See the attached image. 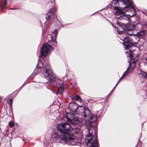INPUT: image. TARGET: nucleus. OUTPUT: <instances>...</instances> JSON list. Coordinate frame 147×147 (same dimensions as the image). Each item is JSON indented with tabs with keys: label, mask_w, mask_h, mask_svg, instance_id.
<instances>
[{
	"label": "nucleus",
	"mask_w": 147,
	"mask_h": 147,
	"mask_svg": "<svg viewBox=\"0 0 147 147\" xmlns=\"http://www.w3.org/2000/svg\"><path fill=\"white\" fill-rule=\"evenodd\" d=\"M118 84V82H117V84H116L115 86L114 87V89H115V87L116 86H117V84Z\"/></svg>",
	"instance_id": "24"
},
{
	"label": "nucleus",
	"mask_w": 147,
	"mask_h": 147,
	"mask_svg": "<svg viewBox=\"0 0 147 147\" xmlns=\"http://www.w3.org/2000/svg\"><path fill=\"white\" fill-rule=\"evenodd\" d=\"M119 4V3L118 1L116 0H113L112 1L111 6L115 9H116L119 8V7H118Z\"/></svg>",
	"instance_id": "11"
},
{
	"label": "nucleus",
	"mask_w": 147,
	"mask_h": 147,
	"mask_svg": "<svg viewBox=\"0 0 147 147\" xmlns=\"http://www.w3.org/2000/svg\"><path fill=\"white\" fill-rule=\"evenodd\" d=\"M74 99L76 100L79 101H81V99L80 97L78 95H76L74 97Z\"/></svg>",
	"instance_id": "19"
},
{
	"label": "nucleus",
	"mask_w": 147,
	"mask_h": 147,
	"mask_svg": "<svg viewBox=\"0 0 147 147\" xmlns=\"http://www.w3.org/2000/svg\"><path fill=\"white\" fill-rule=\"evenodd\" d=\"M119 1L121 3L127 6L124 7V8L121 9L120 7L116 9L117 10L115 12V16L117 20V23L119 24V23L118 21H121L122 22L121 23V25H125L126 24L127 26L126 29L127 30H132L135 28V26L134 25L131 24H126L129 22V18L126 15L125 12L127 11L125 10L126 8H128L129 10L130 9L133 13H135V11L134 8V5L131 0H119Z\"/></svg>",
	"instance_id": "3"
},
{
	"label": "nucleus",
	"mask_w": 147,
	"mask_h": 147,
	"mask_svg": "<svg viewBox=\"0 0 147 147\" xmlns=\"http://www.w3.org/2000/svg\"><path fill=\"white\" fill-rule=\"evenodd\" d=\"M80 110L83 112L81 111L78 114L84 116V119L82 120L79 117H74L69 124L72 125L80 124V125L86 124V126L91 127V128L88 129L89 134L86 136L85 138L86 146L87 147H98V141L94 135L95 133V127L92 125V123L96 121V116L93 115L88 107L81 108Z\"/></svg>",
	"instance_id": "1"
},
{
	"label": "nucleus",
	"mask_w": 147,
	"mask_h": 147,
	"mask_svg": "<svg viewBox=\"0 0 147 147\" xmlns=\"http://www.w3.org/2000/svg\"><path fill=\"white\" fill-rule=\"evenodd\" d=\"M70 125V130H69V131H71L73 134H76L78 133L80 131V129L78 128H71V125L69 124Z\"/></svg>",
	"instance_id": "12"
},
{
	"label": "nucleus",
	"mask_w": 147,
	"mask_h": 147,
	"mask_svg": "<svg viewBox=\"0 0 147 147\" xmlns=\"http://www.w3.org/2000/svg\"><path fill=\"white\" fill-rule=\"evenodd\" d=\"M114 89V88H113V89L112 90V91H111V92H110V94H109L108 95V96L109 95H110V94H111L113 92L114 90V89Z\"/></svg>",
	"instance_id": "23"
},
{
	"label": "nucleus",
	"mask_w": 147,
	"mask_h": 147,
	"mask_svg": "<svg viewBox=\"0 0 147 147\" xmlns=\"http://www.w3.org/2000/svg\"><path fill=\"white\" fill-rule=\"evenodd\" d=\"M138 75L141 78H145V80H147L146 81H147V74L144 72L141 71L140 73L138 74Z\"/></svg>",
	"instance_id": "14"
},
{
	"label": "nucleus",
	"mask_w": 147,
	"mask_h": 147,
	"mask_svg": "<svg viewBox=\"0 0 147 147\" xmlns=\"http://www.w3.org/2000/svg\"><path fill=\"white\" fill-rule=\"evenodd\" d=\"M6 0H5V5L6 4Z\"/></svg>",
	"instance_id": "26"
},
{
	"label": "nucleus",
	"mask_w": 147,
	"mask_h": 147,
	"mask_svg": "<svg viewBox=\"0 0 147 147\" xmlns=\"http://www.w3.org/2000/svg\"><path fill=\"white\" fill-rule=\"evenodd\" d=\"M70 126L67 123L59 124L57 125V129L60 133L55 132L52 135V141L54 143H60L65 140L66 133H68Z\"/></svg>",
	"instance_id": "4"
},
{
	"label": "nucleus",
	"mask_w": 147,
	"mask_h": 147,
	"mask_svg": "<svg viewBox=\"0 0 147 147\" xmlns=\"http://www.w3.org/2000/svg\"><path fill=\"white\" fill-rule=\"evenodd\" d=\"M146 61H147V58L146 59Z\"/></svg>",
	"instance_id": "29"
},
{
	"label": "nucleus",
	"mask_w": 147,
	"mask_h": 147,
	"mask_svg": "<svg viewBox=\"0 0 147 147\" xmlns=\"http://www.w3.org/2000/svg\"><path fill=\"white\" fill-rule=\"evenodd\" d=\"M131 62H129V67H128V68L127 69L126 71L124 73L123 75L122 76V77H123L124 78V77H125L126 76L128 75L129 74V72L130 71V70H129V69H131L132 68L131 67V64L130 63Z\"/></svg>",
	"instance_id": "15"
},
{
	"label": "nucleus",
	"mask_w": 147,
	"mask_h": 147,
	"mask_svg": "<svg viewBox=\"0 0 147 147\" xmlns=\"http://www.w3.org/2000/svg\"><path fill=\"white\" fill-rule=\"evenodd\" d=\"M68 133H66L65 142L69 143L70 145H76V139H75V136L73 135H69Z\"/></svg>",
	"instance_id": "6"
},
{
	"label": "nucleus",
	"mask_w": 147,
	"mask_h": 147,
	"mask_svg": "<svg viewBox=\"0 0 147 147\" xmlns=\"http://www.w3.org/2000/svg\"><path fill=\"white\" fill-rule=\"evenodd\" d=\"M128 15L130 17H132L134 15Z\"/></svg>",
	"instance_id": "25"
},
{
	"label": "nucleus",
	"mask_w": 147,
	"mask_h": 147,
	"mask_svg": "<svg viewBox=\"0 0 147 147\" xmlns=\"http://www.w3.org/2000/svg\"><path fill=\"white\" fill-rule=\"evenodd\" d=\"M55 12V9L53 8L50 9L48 13L47 14L46 19L47 20H48L50 18L51 16H53Z\"/></svg>",
	"instance_id": "10"
},
{
	"label": "nucleus",
	"mask_w": 147,
	"mask_h": 147,
	"mask_svg": "<svg viewBox=\"0 0 147 147\" xmlns=\"http://www.w3.org/2000/svg\"><path fill=\"white\" fill-rule=\"evenodd\" d=\"M82 107H78L77 104L75 102L70 103L69 106V109L71 111L73 112L76 111L78 109V111L79 112V113H80L81 111L83 112L82 111L80 110L81 108Z\"/></svg>",
	"instance_id": "7"
},
{
	"label": "nucleus",
	"mask_w": 147,
	"mask_h": 147,
	"mask_svg": "<svg viewBox=\"0 0 147 147\" xmlns=\"http://www.w3.org/2000/svg\"><path fill=\"white\" fill-rule=\"evenodd\" d=\"M75 117L74 114L73 113H67L65 115V117L67 120V121L68 122V123L65 122V123H61V124H64L65 123H67L69 124H70L69 123H70V121L72 120Z\"/></svg>",
	"instance_id": "9"
},
{
	"label": "nucleus",
	"mask_w": 147,
	"mask_h": 147,
	"mask_svg": "<svg viewBox=\"0 0 147 147\" xmlns=\"http://www.w3.org/2000/svg\"><path fill=\"white\" fill-rule=\"evenodd\" d=\"M10 9H16V8H10Z\"/></svg>",
	"instance_id": "27"
},
{
	"label": "nucleus",
	"mask_w": 147,
	"mask_h": 147,
	"mask_svg": "<svg viewBox=\"0 0 147 147\" xmlns=\"http://www.w3.org/2000/svg\"><path fill=\"white\" fill-rule=\"evenodd\" d=\"M138 59V57H136V58L134 59L132 62V63H133V67H131L132 68H133L135 65V64L136 62V61Z\"/></svg>",
	"instance_id": "18"
},
{
	"label": "nucleus",
	"mask_w": 147,
	"mask_h": 147,
	"mask_svg": "<svg viewBox=\"0 0 147 147\" xmlns=\"http://www.w3.org/2000/svg\"><path fill=\"white\" fill-rule=\"evenodd\" d=\"M123 77H122V76L121 77V78L119 79V80L118 83H119V82L121 81V80H122V79L123 78Z\"/></svg>",
	"instance_id": "22"
},
{
	"label": "nucleus",
	"mask_w": 147,
	"mask_h": 147,
	"mask_svg": "<svg viewBox=\"0 0 147 147\" xmlns=\"http://www.w3.org/2000/svg\"><path fill=\"white\" fill-rule=\"evenodd\" d=\"M57 33L56 29L53 31L51 35V40L49 41L50 45L45 43L43 46L41 50V53L42 55L46 56L50 51L53 50V48L51 46H55L56 45V38Z\"/></svg>",
	"instance_id": "5"
},
{
	"label": "nucleus",
	"mask_w": 147,
	"mask_h": 147,
	"mask_svg": "<svg viewBox=\"0 0 147 147\" xmlns=\"http://www.w3.org/2000/svg\"><path fill=\"white\" fill-rule=\"evenodd\" d=\"M41 71H42L40 73L41 77L45 78L51 83H53V85L57 83H59L60 86L58 88V92L60 94H62L64 89L65 84L63 82L60 84L59 81H56L57 79L55 77L54 74L52 73L49 65L48 64H45L40 62H39L31 76H32L37 75ZM58 81H59V80Z\"/></svg>",
	"instance_id": "2"
},
{
	"label": "nucleus",
	"mask_w": 147,
	"mask_h": 147,
	"mask_svg": "<svg viewBox=\"0 0 147 147\" xmlns=\"http://www.w3.org/2000/svg\"><path fill=\"white\" fill-rule=\"evenodd\" d=\"M125 53L127 57H129L131 59H132L133 56L131 53L130 49H129L125 52Z\"/></svg>",
	"instance_id": "16"
},
{
	"label": "nucleus",
	"mask_w": 147,
	"mask_h": 147,
	"mask_svg": "<svg viewBox=\"0 0 147 147\" xmlns=\"http://www.w3.org/2000/svg\"><path fill=\"white\" fill-rule=\"evenodd\" d=\"M7 102L10 105V106H12V99H8L7 100Z\"/></svg>",
	"instance_id": "21"
},
{
	"label": "nucleus",
	"mask_w": 147,
	"mask_h": 147,
	"mask_svg": "<svg viewBox=\"0 0 147 147\" xmlns=\"http://www.w3.org/2000/svg\"><path fill=\"white\" fill-rule=\"evenodd\" d=\"M146 34V32L145 31L139 32L138 33L139 36H142L145 35Z\"/></svg>",
	"instance_id": "17"
},
{
	"label": "nucleus",
	"mask_w": 147,
	"mask_h": 147,
	"mask_svg": "<svg viewBox=\"0 0 147 147\" xmlns=\"http://www.w3.org/2000/svg\"><path fill=\"white\" fill-rule=\"evenodd\" d=\"M8 124L9 126L11 127H13L14 125V123L12 121H10L9 122Z\"/></svg>",
	"instance_id": "20"
},
{
	"label": "nucleus",
	"mask_w": 147,
	"mask_h": 147,
	"mask_svg": "<svg viewBox=\"0 0 147 147\" xmlns=\"http://www.w3.org/2000/svg\"><path fill=\"white\" fill-rule=\"evenodd\" d=\"M123 42V44L125 45L124 47L126 50L129 47H130L133 45V42L132 40L129 37H127Z\"/></svg>",
	"instance_id": "8"
},
{
	"label": "nucleus",
	"mask_w": 147,
	"mask_h": 147,
	"mask_svg": "<svg viewBox=\"0 0 147 147\" xmlns=\"http://www.w3.org/2000/svg\"><path fill=\"white\" fill-rule=\"evenodd\" d=\"M118 33L120 34V35L119 36V37L120 38V40H122L123 41L127 37V35L125 34L123 32H118Z\"/></svg>",
	"instance_id": "13"
},
{
	"label": "nucleus",
	"mask_w": 147,
	"mask_h": 147,
	"mask_svg": "<svg viewBox=\"0 0 147 147\" xmlns=\"http://www.w3.org/2000/svg\"><path fill=\"white\" fill-rule=\"evenodd\" d=\"M70 131H71V133H72V132L71 131H69V132H68V134H69V135H70V134L69 133V132Z\"/></svg>",
	"instance_id": "28"
}]
</instances>
